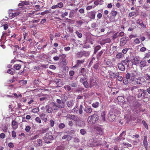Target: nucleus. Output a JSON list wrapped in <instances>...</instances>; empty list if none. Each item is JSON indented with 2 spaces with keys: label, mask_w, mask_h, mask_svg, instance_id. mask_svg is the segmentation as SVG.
I'll list each match as a JSON object with an SVG mask.
<instances>
[{
  "label": "nucleus",
  "mask_w": 150,
  "mask_h": 150,
  "mask_svg": "<svg viewBox=\"0 0 150 150\" xmlns=\"http://www.w3.org/2000/svg\"><path fill=\"white\" fill-rule=\"evenodd\" d=\"M67 118H70L71 120H73L75 121V115H69L67 116Z\"/></svg>",
  "instance_id": "obj_34"
},
{
  "label": "nucleus",
  "mask_w": 150,
  "mask_h": 150,
  "mask_svg": "<svg viewBox=\"0 0 150 150\" xmlns=\"http://www.w3.org/2000/svg\"><path fill=\"white\" fill-rule=\"evenodd\" d=\"M134 42L135 44H139L140 42L138 38L135 39L134 40Z\"/></svg>",
  "instance_id": "obj_64"
},
{
  "label": "nucleus",
  "mask_w": 150,
  "mask_h": 150,
  "mask_svg": "<svg viewBox=\"0 0 150 150\" xmlns=\"http://www.w3.org/2000/svg\"><path fill=\"white\" fill-rule=\"evenodd\" d=\"M8 129V127L5 125L3 126L2 128V130L4 132L6 133L7 132Z\"/></svg>",
  "instance_id": "obj_48"
},
{
  "label": "nucleus",
  "mask_w": 150,
  "mask_h": 150,
  "mask_svg": "<svg viewBox=\"0 0 150 150\" xmlns=\"http://www.w3.org/2000/svg\"><path fill=\"white\" fill-rule=\"evenodd\" d=\"M65 57L66 56L64 54H61L59 56V59L62 60L63 59H65Z\"/></svg>",
  "instance_id": "obj_42"
},
{
  "label": "nucleus",
  "mask_w": 150,
  "mask_h": 150,
  "mask_svg": "<svg viewBox=\"0 0 150 150\" xmlns=\"http://www.w3.org/2000/svg\"><path fill=\"white\" fill-rule=\"evenodd\" d=\"M45 108L47 112L49 113H52L53 110L51 107L49 105H47L45 106Z\"/></svg>",
  "instance_id": "obj_15"
},
{
  "label": "nucleus",
  "mask_w": 150,
  "mask_h": 150,
  "mask_svg": "<svg viewBox=\"0 0 150 150\" xmlns=\"http://www.w3.org/2000/svg\"><path fill=\"white\" fill-rule=\"evenodd\" d=\"M143 78L142 77H139L137 78L135 80L136 83L138 84H140L142 83V79Z\"/></svg>",
  "instance_id": "obj_25"
},
{
  "label": "nucleus",
  "mask_w": 150,
  "mask_h": 150,
  "mask_svg": "<svg viewBox=\"0 0 150 150\" xmlns=\"http://www.w3.org/2000/svg\"><path fill=\"white\" fill-rule=\"evenodd\" d=\"M105 51V50H102L97 54V58L99 59L103 53V52Z\"/></svg>",
  "instance_id": "obj_31"
},
{
  "label": "nucleus",
  "mask_w": 150,
  "mask_h": 150,
  "mask_svg": "<svg viewBox=\"0 0 150 150\" xmlns=\"http://www.w3.org/2000/svg\"><path fill=\"white\" fill-rule=\"evenodd\" d=\"M125 131H123L122 133L120 135L119 137H118L116 139V141H118L120 140L124 139H123L124 137H123L122 136L124 135V134L125 135Z\"/></svg>",
  "instance_id": "obj_24"
},
{
  "label": "nucleus",
  "mask_w": 150,
  "mask_h": 150,
  "mask_svg": "<svg viewBox=\"0 0 150 150\" xmlns=\"http://www.w3.org/2000/svg\"><path fill=\"white\" fill-rule=\"evenodd\" d=\"M138 92L140 93L142 92L143 95V97L144 98H147L149 96V94L147 92V90L142 89H139L138 90Z\"/></svg>",
  "instance_id": "obj_7"
},
{
  "label": "nucleus",
  "mask_w": 150,
  "mask_h": 150,
  "mask_svg": "<svg viewBox=\"0 0 150 150\" xmlns=\"http://www.w3.org/2000/svg\"><path fill=\"white\" fill-rule=\"evenodd\" d=\"M76 124L77 125L80 127H84L85 125V122L81 120L76 121Z\"/></svg>",
  "instance_id": "obj_13"
},
{
  "label": "nucleus",
  "mask_w": 150,
  "mask_h": 150,
  "mask_svg": "<svg viewBox=\"0 0 150 150\" xmlns=\"http://www.w3.org/2000/svg\"><path fill=\"white\" fill-rule=\"evenodd\" d=\"M111 15L114 16H115L117 14V12L115 11H112L111 12Z\"/></svg>",
  "instance_id": "obj_50"
},
{
  "label": "nucleus",
  "mask_w": 150,
  "mask_h": 150,
  "mask_svg": "<svg viewBox=\"0 0 150 150\" xmlns=\"http://www.w3.org/2000/svg\"><path fill=\"white\" fill-rule=\"evenodd\" d=\"M122 63L124 65H127V67H129V63L130 62L129 59L127 58H126L125 60L122 61Z\"/></svg>",
  "instance_id": "obj_20"
},
{
  "label": "nucleus",
  "mask_w": 150,
  "mask_h": 150,
  "mask_svg": "<svg viewBox=\"0 0 150 150\" xmlns=\"http://www.w3.org/2000/svg\"><path fill=\"white\" fill-rule=\"evenodd\" d=\"M83 51L78 52L76 54V56L78 58H81L83 55Z\"/></svg>",
  "instance_id": "obj_36"
},
{
  "label": "nucleus",
  "mask_w": 150,
  "mask_h": 150,
  "mask_svg": "<svg viewBox=\"0 0 150 150\" xmlns=\"http://www.w3.org/2000/svg\"><path fill=\"white\" fill-rule=\"evenodd\" d=\"M138 86H136L131 87L129 89L133 93H135L137 91L138 92V90L139 89H138Z\"/></svg>",
  "instance_id": "obj_12"
},
{
  "label": "nucleus",
  "mask_w": 150,
  "mask_h": 150,
  "mask_svg": "<svg viewBox=\"0 0 150 150\" xmlns=\"http://www.w3.org/2000/svg\"><path fill=\"white\" fill-rule=\"evenodd\" d=\"M57 104L58 106V107L59 108H61L64 107V103L63 102V101L60 100L59 99H57L56 101Z\"/></svg>",
  "instance_id": "obj_10"
},
{
  "label": "nucleus",
  "mask_w": 150,
  "mask_h": 150,
  "mask_svg": "<svg viewBox=\"0 0 150 150\" xmlns=\"http://www.w3.org/2000/svg\"><path fill=\"white\" fill-rule=\"evenodd\" d=\"M35 121L39 123H41V120L39 118V117H36L35 119Z\"/></svg>",
  "instance_id": "obj_56"
},
{
  "label": "nucleus",
  "mask_w": 150,
  "mask_h": 150,
  "mask_svg": "<svg viewBox=\"0 0 150 150\" xmlns=\"http://www.w3.org/2000/svg\"><path fill=\"white\" fill-rule=\"evenodd\" d=\"M84 62V60H77V63L76 64V67L79 66L81 64H82Z\"/></svg>",
  "instance_id": "obj_30"
},
{
  "label": "nucleus",
  "mask_w": 150,
  "mask_h": 150,
  "mask_svg": "<svg viewBox=\"0 0 150 150\" xmlns=\"http://www.w3.org/2000/svg\"><path fill=\"white\" fill-rule=\"evenodd\" d=\"M105 113L104 111H102L100 113V119L103 121H105Z\"/></svg>",
  "instance_id": "obj_21"
},
{
  "label": "nucleus",
  "mask_w": 150,
  "mask_h": 150,
  "mask_svg": "<svg viewBox=\"0 0 150 150\" xmlns=\"http://www.w3.org/2000/svg\"><path fill=\"white\" fill-rule=\"evenodd\" d=\"M21 67V65L19 64H15L14 65V68L16 70H19Z\"/></svg>",
  "instance_id": "obj_35"
},
{
  "label": "nucleus",
  "mask_w": 150,
  "mask_h": 150,
  "mask_svg": "<svg viewBox=\"0 0 150 150\" xmlns=\"http://www.w3.org/2000/svg\"><path fill=\"white\" fill-rule=\"evenodd\" d=\"M84 111L86 113L90 114L92 111V109L91 106H88L86 107Z\"/></svg>",
  "instance_id": "obj_23"
},
{
  "label": "nucleus",
  "mask_w": 150,
  "mask_h": 150,
  "mask_svg": "<svg viewBox=\"0 0 150 150\" xmlns=\"http://www.w3.org/2000/svg\"><path fill=\"white\" fill-rule=\"evenodd\" d=\"M39 111V108H36L32 110V112L34 113H37Z\"/></svg>",
  "instance_id": "obj_49"
},
{
  "label": "nucleus",
  "mask_w": 150,
  "mask_h": 150,
  "mask_svg": "<svg viewBox=\"0 0 150 150\" xmlns=\"http://www.w3.org/2000/svg\"><path fill=\"white\" fill-rule=\"evenodd\" d=\"M8 146L10 148H13L14 147L13 143L12 142L9 143L8 144Z\"/></svg>",
  "instance_id": "obj_61"
},
{
  "label": "nucleus",
  "mask_w": 150,
  "mask_h": 150,
  "mask_svg": "<svg viewBox=\"0 0 150 150\" xmlns=\"http://www.w3.org/2000/svg\"><path fill=\"white\" fill-rule=\"evenodd\" d=\"M11 126L13 129L14 130H15L18 128V123L15 121L13 120L12 122Z\"/></svg>",
  "instance_id": "obj_17"
},
{
  "label": "nucleus",
  "mask_w": 150,
  "mask_h": 150,
  "mask_svg": "<svg viewBox=\"0 0 150 150\" xmlns=\"http://www.w3.org/2000/svg\"><path fill=\"white\" fill-rule=\"evenodd\" d=\"M68 99V97L67 95H63L61 97V99L62 101H63V103H64L65 102V101L67 100Z\"/></svg>",
  "instance_id": "obj_28"
},
{
  "label": "nucleus",
  "mask_w": 150,
  "mask_h": 150,
  "mask_svg": "<svg viewBox=\"0 0 150 150\" xmlns=\"http://www.w3.org/2000/svg\"><path fill=\"white\" fill-rule=\"evenodd\" d=\"M51 11V9H50L49 10H46L45 11L42 12H41L40 14L42 15H44L45 14H47L48 13H50L51 12L50 11Z\"/></svg>",
  "instance_id": "obj_38"
},
{
  "label": "nucleus",
  "mask_w": 150,
  "mask_h": 150,
  "mask_svg": "<svg viewBox=\"0 0 150 150\" xmlns=\"http://www.w3.org/2000/svg\"><path fill=\"white\" fill-rule=\"evenodd\" d=\"M57 7L59 8H62L63 6V4L62 2H60L57 5Z\"/></svg>",
  "instance_id": "obj_57"
},
{
  "label": "nucleus",
  "mask_w": 150,
  "mask_h": 150,
  "mask_svg": "<svg viewBox=\"0 0 150 150\" xmlns=\"http://www.w3.org/2000/svg\"><path fill=\"white\" fill-rule=\"evenodd\" d=\"M76 33L77 35L78 38H81L82 37V34L81 33H79L78 31L76 32Z\"/></svg>",
  "instance_id": "obj_63"
},
{
  "label": "nucleus",
  "mask_w": 150,
  "mask_h": 150,
  "mask_svg": "<svg viewBox=\"0 0 150 150\" xmlns=\"http://www.w3.org/2000/svg\"><path fill=\"white\" fill-rule=\"evenodd\" d=\"M12 136L13 138H15L16 137V132L13 131L12 132Z\"/></svg>",
  "instance_id": "obj_62"
},
{
  "label": "nucleus",
  "mask_w": 150,
  "mask_h": 150,
  "mask_svg": "<svg viewBox=\"0 0 150 150\" xmlns=\"http://www.w3.org/2000/svg\"><path fill=\"white\" fill-rule=\"evenodd\" d=\"M112 111L110 110L108 115V119L110 121H114L115 118V115Z\"/></svg>",
  "instance_id": "obj_3"
},
{
  "label": "nucleus",
  "mask_w": 150,
  "mask_h": 150,
  "mask_svg": "<svg viewBox=\"0 0 150 150\" xmlns=\"http://www.w3.org/2000/svg\"><path fill=\"white\" fill-rule=\"evenodd\" d=\"M62 64L63 66H66L67 64V61L66 59H63L61 61Z\"/></svg>",
  "instance_id": "obj_41"
},
{
  "label": "nucleus",
  "mask_w": 150,
  "mask_h": 150,
  "mask_svg": "<svg viewBox=\"0 0 150 150\" xmlns=\"http://www.w3.org/2000/svg\"><path fill=\"white\" fill-rule=\"evenodd\" d=\"M136 23L139 24L140 26L142 25H143V22L142 21H140L139 19L137 20Z\"/></svg>",
  "instance_id": "obj_59"
},
{
  "label": "nucleus",
  "mask_w": 150,
  "mask_h": 150,
  "mask_svg": "<svg viewBox=\"0 0 150 150\" xmlns=\"http://www.w3.org/2000/svg\"><path fill=\"white\" fill-rule=\"evenodd\" d=\"M146 62L145 61H141L139 63V67L140 68H142L146 66Z\"/></svg>",
  "instance_id": "obj_27"
},
{
  "label": "nucleus",
  "mask_w": 150,
  "mask_h": 150,
  "mask_svg": "<svg viewBox=\"0 0 150 150\" xmlns=\"http://www.w3.org/2000/svg\"><path fill=\"white\" fill-rule=\"evenodd\" d=\"M142 123L143 124V125H144V126L145 127V128L146 129H148V125H147V124H146V123L145 121H144V120L142 121Z\"/></svg>",
  "instance_id": "obj_60"
},
{
  "label": "nucleus",
  "mask_w": 150,
  "mask_h": 150,
  "mask_svg": "<svg viewBox=\"0 0 150 150\" xmlns=\"http://www.w3.org/2000/svg\"><path fill=\"white\" fill-rule=\"evenodd\" d=\"M31 129V127L29 125H27L25 127V130L26 132H29L30 131Z\"/></svg>",
  "instance_id": "obj_44"
},
{
  "label": "nucleus",
  "mask_w": 150,
  "mask_h": 150,
  "mask_svg": "<svg viewBox=\"0 0 150 150\" xmlns=\"http://www.w3.org/2000/svg\"><path fill=\"white\" fill-rule=\"evenodd\" d=\"M100 105V103L98 102H93L92 104V106L94 108H97Z\"/></svg>",
  "instance_id": "obj_26"
},
{
  "label": "nucleus",
  "mask_w": 150,
  "mask_h": 150,
  "mask_svg": "<svg viewBox=\"0 0 150 150\" xmlns=\"http://www.w3.org/2000/svg\"><path fill=\"white\" fill-rule=\"evenodd\" d=\"M96 12L95 11H91L88 13V16L91 19H94L95 18Z\"/></svg>",
  "instance_id": "obj_6"
},
{
  "label": "nucleus",
  "mask_w": 150,
  "mask_h": 150,
  "mask_svg": "<svg viewBox=\"0 0 150 150\" xmlns=\"http://www.w3.org/2000/svg\"><path fill=\"white\" fill-rule=\"evenodd\" d=\"M118 101L121 103H122L124 101V98L121 96H118L117 98Z\"/></svg>",
  "instance_id": "obj_33"
},
{
  "label": "nucleus",
  "mask_w": 150,
  "mask_h": 150,
  "mask_svg": "<svg viewBox=\"0 0 150 150\" xmlns=\"http://www.w3.org/2000/svg\"><path fill=\"white\" fill-rule=\"evenodd\" d=\"M84 86L86 88H88L89 87V84L88 82H87V81H86L85 82H83L82 83Z\"/></svg>",
  "instance_id": "obj_43"
},
{
  "label": "nucleus",
  "mask_w": 150,
  "mask_h": 150,
  "mask_svg": "<svg viewBox=\"0 0 150 150\" xmlns=\"http://www.w3.org/2000/svg\"><path fill=\"white\" fill-rule=\"evenodd\" d=\"M124 56V54L121 53H118L116 56V58L118 59H120Z\"/></svg>",
  "instance_id": "obj_32"
},
{
  "label": "nucleus",
  "mask_w": 150,
  "mask_h": 150,
  "mask_svg": "<svg viewBox=\"0 0 150 150\" xmlns=\"http://www.w3.org/2000/svg\"><path fill=\"white\" fill-rule=\"evenodd\" d=\"M56 150H65V147L63 146H58L56 147Z\"/></svg>",
  "instance_id": "obj_37"
},
{
  "label": "nucleus",
  "mask_w": 150,
  "mask_h": 150,
  "mask_svg": "<svg viewBox=\"0 0 150 150\" xmlns=\"http://www.w3.org/2000/svg\"><path fill=\"white\" fill-rule=\"evenodd\" d=\"M109 77L111 79H114L117 78V76L119 75V73L118 72H113L110 71L109 72Z\"/></svg>",
  "instance_id": "obj_9"
},
{
  "label": "nucleus",
  "mask_w": 150,
  "mask_h": 150,
  "mask_svg": "<svg viewBox=\"0 0 150 150\" xmlns=\"http://www.w3.org/2000/svg\"><path fill=\"white\" fill-rule=\"evenodd\" d=\"M129 40V38L127 37L123 38L121 39L120 42V45L121 46H124Z\"/></svg>",
  "instance_id": "obj_5"
},
{
  "label": "nucleus",
  "mask_w": 150,
  "mask_h": 150,
  "mask_svg": "<svg viewBox=\"0 0 150 150\" xmlns=\"http://www.w3.org/2000/svg\"><path fill=\"white\" fill-rule=\"evenodd\" d=\"M38 137H39V135L37 134L36 135H35V136H32L30 138L31 140H34L38 138Z\"/></svg>",
  "instance_id": "obj_53"
},
{
  "label": "nucleus",
  "mask_w": 150,
  "mask_h": 150,
  "mask_svg": "<svg viewBox=\"0 0 150 150\" xmlns=\"http://www.w3.org/2000/svg\"><path fill=\"white\" fill-rule=\"evenodd\" d=\"M65 127V125L63 123H60L58 126L59 128V129H63Z\"/></svg>",
  "instance_id": "obj_51"
},
{
  "label": "nucleus",
  "mask_w": 150,
  "mask_h": 150,
  "mask_svg": "<svg viewBox=\"0 0 150 150\" xmlns=\"http://www.w3.org/2000/svg\"><path fill=\"white\" fill-rule=\"evenodd\" d=\"M143 144L144 146L145 147L146 150H147L148 146V143L147 142V139L146 136H144L143 139Z\"/></svg>",
  "instance_id": "obj_19"
},
{
  "label": "nucleus",
  "mask_w": 150,
  "mask_h": 150,
  "mask_svg": "<svg viewBox=\"0 0 150 150\" xmlns=\"http://www.w3.org/2000/svg\"><path fill=\"white\" fill-rule=\"evenodd\" d=\"M50 126L51 127H53L54 124V121L53 120L51 119L50 120Z\"/></svg>",
  "instance_id": "obj_58"
},
{
  "label": "nucleus",
  "mask_w": 150,
  "mask_h": 150,
  "mask_svg": "<svg viewBox=\"0 0 150 150\" xmlns=\"http://www.w3.org/2000/svg\"><path fill=\"white\" fill-rule=\"evenodd\" d=\"M99 119L98 116L97 114H94L89 116L87 119V121L90 124H94Z\"/></svg>",
  "instance_id": "obj_1"
},
{
  "label": "nucleus",
  "mask_w": 150,
  "mask_h": 150,
  "mask_svg": "<svg viewBox=\"0 0 150 150\" xmlns=\"http://www.w3.org/2000/svg\"><path fill=\"white\" fill-rule=\"evenodd\" d=\"M64 88L66 90L68 91H70L71 90V86H64Z\"/></svg>",
  "instance_id": "obj_40"
},
{
  "label": "nucleus",
  "mask_w": 150,
  "mask_h": 150,
  "mask_svg": "<svg viewBox=\"0 0 150 150\" xmlns=\"http://www.w3.org/2000/svg\"><path fill=\"white\" fill-rule=\"evenodd\" d=\"M80 76L81 78L80 80V82L81 83H83L87 81L86 76L85 74H83L82 76H81V75Z\"/></svg>",
  "instance_id": "obj_16"
},
{
  "label": "nucleus",
  "mask_w": 150,
  "mask_h": 150,
  "mask_svg": "<svg viewBox=\"0 0 150 150\" xmlns=\"http://www.w3.org/2000/svg\"><path fill=\"white\" fill-rule=\"evenodd\" d=\"M83 106L82 105H80L79 107V114H81L83 112L82 110Z\"/></svg>",
  "instance_id": "obj_55"
},
{
  "label": "nucleus",
  "mask_w": 150,
  "mask_h": 150,
  "mask_svg": "<svg viewBox=\"0 0 150 150\" xmlns=\"http://www.w3.org/2000/svg\"><path fill=\"white\" fill-rule=\"evenodd\" d=\"M103 41H104L105 43H109L110 42L111 40L110 38H107L104 39Z\"/></svg>",
  "instance_id": "obj_54"
},
{
  "label": "nucleus",
  "mask_w": 150,
  "mask_h": 150,
  "mask_svg": "<svg viewBox=\"0 0 150 150\" xmlns=\"http://www.w3.org/2000/svg\"><path fill=\"white\" fill-rule=\"evenodd\" d=\"M83 55L85 57H88L89 56L90 53L89 52L83 51Z\"/></svg>",
  "instance_id": "obj_39"
},
{
  "label": "nucleus",
  "mask_w": 150,
  "mask_h": 150,
  "mask_svg": "<svg viewBox=\"0 0 150 150\" xmlns=\"http://www.w3.org/2000/svg\"><path fill=\"white\" fill-rule=\"evenodd\" d=\"M7 72L11 75H13L15 73V71L13 68L9 69L7 71Z\"/></svg>",
  "instance_id": "obj_29"
},
{
  "label": "nucleus",
  "mask_w": 150,
  "mask_h": 150,
  "mask_svg": "<svg viewBox=\"0 0 150 150\" xmlns=\"http://www.w3.org/2000/svg\"><path fill=\"white\" fill-rule=\"evenodd\" d=\"M83 90V88L82 87L76 89V92H78L79 93H81Z\"/></svg>",
  "instance_id": "obj_45"
},
{
  "label": "nucleus",
  "mask_w": 150,
  "mask_h": 150,
  "mask_svg": "<svg viewBox=\"0 0 150 150\" xmlns=\"http://www.w3.org/2000/svg\"><path fill=\"white\" fill-rule=\"evenodd\" d=\"M20 13V12L17 10H12L9 12V16L12 18H14L18 15Z\"/></svg>",
  "instance_id": "obj_4"
},
{
  "label": "nucleus",
  "mask_w": 150,
  "mask_h": 150,
  "mask_svg": "<svg viewBox=\"0 0 150 150\" xmlns=\"http://www.w3.org/2000/svg\"><path fill=\"white\" fill-rule=\"evenodd\" d=\"M145 78L146 80L150 81V74H147L145 75Z\"/></svg>",
  "instance_id": "obj_52"
},
{
  "label": "nucleus",
  "mask_w": 150,
  "mask_h": 150,
  "mask_svg": "<svg viewBox=\"0 0 150 150\" xmlns=\"http://www.w3.org/2000/svg\"><path fill=\"white\" fill-rule=\"evenodd\" d=\"M51 107L52 108V110H58V106L57 105V104L55 102H52L51 103Z\"/></svg>",
  "instance_id": "obj_14"
},
{
  "label": "nucleus",
  "mask_w": 150,
  "mask_h": 150,
  "mask_svg": "<svg viewBox=\"0 0 150 150\" xmlns=\"http://www.w3.org/2000/svg\"><path fill=\"white\" fill-rule=\"evenodd\" d=\"M94 128L96 130L98 134H103V130L100 125H95L94 127Z\"/></svg>",
  "instance_id": "obj_11"
},
{
  "label": "nucleus",
  "mask_w": 150,
  "mask_h": 150,
  "mask_svg": "<svg viewBox=\"0 0 150 150\" xmlns=\"http://www.w3.org/2000/svg\"><path fill=\"white\" fill-rule=\"evenodd\" d=\"M102 144L100 140L98 139H95L93 141V144H90L89 146L90 147H93L97 145H100Z\"/></svg>",
  "instance_id": "obj_8"
},
{
  "label": "nucleus",
  "mask_w": 150,
  "mask_h": 150,
  "mask_svg": "<svg viewBox=\"0 0 150 150\" xmlns=\"http://www.w3.org/2000/svg\"><path fill=\"white\" fill-rule=\"evenodd\" d=\"M26 68L25 67L23 69V70L22 71H20L19 72V74L20 75L23 74L27 72V70L25 69Z\"/></svg>",
  "instance_id": "obj_47"
},
{
  "label": "nucleus",
  "mask_w": 150,
  "mask_h": 150,
  "mask_svg": "<svg viewBox=\"0 0 150 150\" xmlns=\"http://www.w3.org/2000/svg\"><path fill=\"white\" fill-rule=\"evenodd\" d=\"M124 66L125 65L123 64V63H120L118 64V67L119 69L120 70L122 71H123L125 69Z\"/></svg>",
  "instance_id": "obj_22"
},
{
  "label": "nucleus",
  "mask_w": 150,
  "mask_h": 150,
  "mask_svg": "<svg viewBox=\"0 0 150 150\" xmlns=\"http://www.w3.org/2000/svg\"><path fill=\"white\" fill-rule=\"evenodd\" d=\"M132 62L134 64L137 65L139 64V61L137 57H135L133 58Z\"/></svg>",
  "instance_id": "obj_18"
},
{
  "label": "nucleus",
  "mask_w": 150,
  "mask_h": 150,
  "mask_svg": "<svg viewBox=\"0 0 150 150\" xmlns=\"http://www.w3.org/2000/svg\"><path fill=\"white\" fill-rule=\"evenodd\" d=\"M43 138L45 142L47 144L50 143V141L53 139L52 134L51 132L47 133Z\"/></svg>",
  "instance_id": "obj_2"
},
{
  "label": "nucleus",
  "mask_w": 150,
  "mask_h": 150,
  "mask_svg": "<svg viewBox=\"0 0 150 150\" xmlns=\"http://www.w3.org/2000/svg\"><path fill=\"white\" fill-rule=\"evenodd\" d=\"M83 23V21L81 20L76 21L77 24L79 26H81Z\"/></svg>",
  "instance_id": "obj_46"
}]
</instances>
